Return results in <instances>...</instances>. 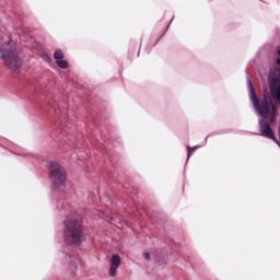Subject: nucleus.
Segmentation results:
<instances>
[{"mask_svg":"<svg viewBox=\"0 0 280 280\" xmlns=\"http://www.w3.org/2000/svg\"><path fill=\"white\" fill-rule=\"evenodd\" d=\"M63 237L70 246H81L86 240L84 221L81 217H70L65 221Z\"/></svg>","mask_w":280,"mask_h":280,"instance_id":"obj_1","label":"nucleus"},{"mask_svg":"<svg viewBox=\"0 0 280 280\" xmlns=\"http://www.w3.org/2000/svg\"><path fill=\"white\" fill-rule=\"evenodd\" d=\"M0 59L7 69H10L13 73H19V71H21L23 61L21 60V56H19L16 44L14 42H9L0 46Z\"/></svg>","mask_w":280,"mask_h":280,"instance_id":"obj_2","label":"nucleus"},{"mask_svg":"<svg viewBox=\"0 0 280 280\" xmlns=\"http://www.w3.org/2000/svg\"><path fill=\"white\" fill-rule=\"evenodd\" d=\"M49 176L54 187H63L67 183V171L57 162H50L48 165Z\"/></svg>","mask_w":280,"mask_h":280,"instance_id":"obj_3","label":"nucleus"},{"mask_svg":"<svg viewBox=\"0 0 280 280\" xmlns=\"http://www.w3.org/2000/svg\"><path fill=\"white\" fill-rule=\"evenodd\" d=\"M109 277H116L119 266H121V256L114 254L109 260Z\"/></svg>","mask_w":280,"mask_h":280,"instance_id":"obj_4","label":"nucleus"},{"mask_svg":"<svg viewBox=\"0 0 280 280\" xmlns=\"http://www.w3.org/2000/svg\"><path fill=\"white\" fill-rule=\"evenodd\" d=\"M54 58L59 69H69V62L65 60V52L61 49L55 51Z\"/></svg>","mask_w":280,"mask_h":280,"instance_id":"obj_5","label":"nucleus"},{"mask_svg":"<svg viewBox=\"0 0 280 280\" xmlns=\"http://www.w3.org/2000/svg\"><path fill=\"white\" fill-rule=\"evenodd\" d=\"M196 150H198V147H194V148H191V147H188V159H189V156H191V154H194V152H196Z\"/></svg>","mask_w":280,"mask_h":280,"instance_id":"obj_6","label":"nucleus"},{"mask_svg":"<svg viewBox=\"0 0 280 280\" xmlns=\"http://www.w3.org/2000/svg\"><path fill=\"white\" fill-rule=\"evenodd\" d=\"M143 257L147 261H150V253H144Z\"/></svg>","mask_w":280,"mask_h":280,"instance_id":"obj_7","label":"nucleus"},{"mask_svg":"<svg viewBox=\"0 0 280 280\" xmlns=\"http://www.w3.org/2000/svg\"><path fill=\"white\" fill-rule=\"evenodd\" d=\"M278 56H280V49L278 50ZM277 65H280V58L277 59Z\"/></svg>","mask_w":280,"mask_h":280,"instance_id":"obj_8","label":"nucleus"}]
</instances>
